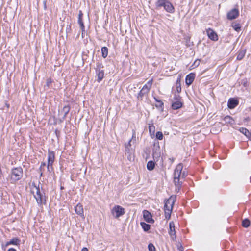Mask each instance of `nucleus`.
Here are the masks:
<instances>
[{
	"label": "nucleus",
	"instance_id": "f257e3e1",
	"mask_svg": "<svg viewBox=\"0 0 251 251\" xmlns=\"http://www.w3.org/2000/svg\"><path fill=\"white\" fill-rule=\"evenodd\" d=\"M182 168V165L179 164L176 166L174 173V183L176 186L177 187L178 189L180 188L182 184L181 180L183 179L186 176L184 172L183 173L181 172Z\"/></svg>",
	"mask_w": 251,
	"mask_h": 251
},
{
	"label": "nucleus",
	"instance_id": "f03ea898",
	"mask_svg": "<svg viewBox=\"0 0 251 251\" xmlns=\"http://www.w3.org/2000/svg\"><path fill=\"white\" fill-rule=\"evenodd\" d=\"M175 201V197L171 196L166 201L164 206L165 216L166 219H170L173 206Z\"/></svg>",
	"mask_w": 251,
	"mask_h": 251
},
{
	"label": "nucleus",
	"instance_id": "7ed1b4c3",
	"mask_svg": "<svg viewBox=\"0 0 251 251\" xmlns=\"http://www.w3.org/2000/svg\"><path fill=\"white\" fill-rule=\"evenodd\" d=\"M23 169L21 167H17L12 169L9 176V180L12 183L20 180L23 176Z\"/></svg>",
	"mask_w": 251,
	"mask_h": 251
},
{
	"label": "nucleus",
	"instance_id": "20e7f679",
	"mask_svg": "<svg viewBox=\"0 0 251 251\" xmlns=\"http://www.w3.org/2000/svg\"><path fill=\"white\" fill-rule=\"evenodd\" d=\"M32 193L38 204H42L46 202V198L44 193L40 190L39 186H34L32 190Z\"/></svg>",
	"mask_w": 251,
	"mask_h": 251
},
{
	"label": "nucleus",
	"instance_id": "39448f33",
	"mask_svg": "<svg viewBox=\"0 0 251 251\" xmlns=\"http://www.w3.org/2000/svg\"><path fill=\"white\" fill-rule=\"evenodd\" d=\"M156 5L158 7H163L166 11L170 13H172L174 11L172 4L166 0H158L156 2Z\"/></svg>",
	"mask_w": 251,
	"mask_h": 251
},
{
	"label": "nucleus",
	"instance_id": "423d86ee",
	"mask_svg": "<svg viewBox=\"0 0 251 251\" xmlns=\"http://www.w3.org/2000/svg\"><path fill=\"white\" fill-rule=\"evenodd\" d=\"M112 215L116 218L125 214V209L119 205L115 206L111 210Z\"/></svg>",
	"mask_w": 251,
	"mask_h": 251
},
{
	"label": "nucleus",
	"instance_id": "0eeeda50",
	"mask_svg": "<svg viewBox=\"0 0 251 251\" xmlns=\"http://www.w3.org/2000/svg\"><path fill=\"white\" fill-rule=\"evenodd\" d=\"M169 234L171 239L173 241H176V236L175 231V224L173 222H171L169 224Z\"/></svg>",
	"mask_w": 251,
	"mask_h": 251
},
{
	"label": "nucleus",
	"instance_id": "6e6552de",
	"mask_svg": "<svg viewBox=\"0 0 251 251\" xmlns=\"http://www.w3.org/2000/svg\"><path fill=\"white\" fill-rule=\"evenodd\" d=\"M180 97L179 95L176 96L174 100L176 101L173 102L172 104V108L174 110H177L180 108L182 106V103L179 100Z\"/></svg>",
	"mask_w": 251,
	"mask_h": 251
},
{
	"label": "nucleus",
	"instance_id": "1a4fd4ad",
	"mask_svg": "<svg viewBox=\"0 0 251 251\" xmlns=\"http://www.w3.org/2000/svg\"><path fill=\"white\" fill-rule=\"evenodd\" d=\"M207 35L211 40L216 41L218 40L217 33L212 29L208 28L206 30Z\"/></svg>",
	"mask_w": 251,
	"mask_h": 251
},
{
	"label": "nucleus",
	"instance_id": "9d476101",
	"mask_svg": "<svg viewBox=\"0 0 251 251\" xmlns=\"http://www.w3.org/2000/svg\"><path fill=\"white\" fill-rule=\"evenodd\" d=\"M239 14V11L237 9H233L228 12L227 15V19L229 20L234 19L238 16Z\"/></svg>",
	"mask_w": 251,
	"mask_h": 251
},
{
	"label": "nucleus",
	"instance_id": "9b49d317",
	"mask_svg": "<svg viewBox=\"0 0 251 251\" xmlns=\"http://www.w3.org/2000/svg\"><path fill=\"white\" fill-rule=\"evenodd\" d=\"M152 82V79L150 80L149 81H148L147 84H146L143 87L142 89L141 90L145 95L147 94L149 92L151 87Z\"/></svg>",
	"mask_w": 251,
	"mask_h": 251
},
{
	"label": "nucleus",
	"instance_id": "f8f14e48",
	"mask_svg": "<svg viewBox=\"0 0 251 251\" xmlns=\"http://www.w3.org/2000/svg\"><path fill=\"white\" fill-rule=\"evenodd\" d=\"M143 217L145 220L148 223H153L154 220L152 218L150 212L147 210H144L143 212Z\"/></svg>",
	"mask_w": 251,
	"mask_h": 251
},
{
	"label": "nucleus",
	"instance_id": "ddd939ff",
	"mask_svg": "<svg viewBox=\"0 0 251 251\" xmlns=\"http://www.w3.org/2000/svg\"><path fill=\"white\" fill-rule=\"evenodd\" d=\"M75 213L80 215L83 219H84V211L82 205L80 203L77 204L75 207Z\"/></svg>",
	"mask_w": 251,
	"mask_h": 251
},
{
	"label": "nucleus",
	"instance_id": "4468645a",
	"mask_svg": "<svg viewBox=\"0 0 251 251\" xmlns=\"http://www.w3.org/2000/svg\"><path fill=\"white\" fill-rule=\"evenodd\" d=\"M83 13L81 11H79L78 14V23L82 31V37H83V32H84V25L82 21Z\"/></svg>",
	"mask_w": 251,
	"mask_h": 251
},
{
	"label": "nucleus",
	"instance_id": "2eb2a0df",
	"mask_svg": "<svg viewBox=\"0 0 251 251\" xmlns=\"http://www.w3.org/2000/svg\"><path fill=\"white\" fill-rule=\"evenodd\" d=\"M195 74L194 73H190L185 78V82L187 85H190L194 80L195 79Z\"/></svg>",
	"mask_w": 251,
	"mask_h": 251
},
{
	"label": "nucleus",
	"instance_id": "dca6fc26",
	"mask_svg": "<svg viewBox=\"0 0 251 251\" xmlns=\"http://www.w3.org/2000/svg\"><path fill=\"white\" fill-rule=\"evenodd\" d=\"M55 156L53 151H49L48 153V163L53 164L54 161Z\"/></svg>",
	"mask_w": 251,
	"mask_h": 251
},
{
	"label": "nucleus",
	"instance_id": "f3484780",
	"mask_svg": "<svg viewBox=\"0 0 251 251\" xmlns=\"http://www.w3.org/2000/svg\"><path fill=\"white\" fill-rule=\"evenodd\" d=\"M96 74L97 76V81L98 82H100L103 78L104 71L102 70L97 69Z\"/></svg>",
	"mask_w": 251,
	"mask_h": 251
},
{
	"label": "nucleus",
	"instance_id": "a211bd4d",
	"mask_svg": "<svg viewBox=\"0 0 251 251\" xmlns=\"http://www.w3.org/2000/svg\"><path fill=\"white\" fill-rule=\"evenodd\" d=\"M21 240L20 239L18 238H14L11 239L9 241L7 242L6 243L5 246H7L10 245H19L20 244Z\"/></svg>",
	"mask_w": 251,
	"mask_h": 251
},
{
	"label": "nucleus",
	"instance_id": "6ab92c4d",
	"mask_svg": "<svg viewBox=\"0 0 251 251\" xmlns=\"http://www.w3.org/2000/svg\"><path fill=\"white\" fill-rule=\"evenodd\" d=\"M238 104V102L236 100L230 99L228 101V107L230 109L234 108Z\"/></svg>",
	"mask_w": 251,
	"mask_h": 251
},
{
	"label": "nucleus",
	"instance_id": "aec40b11",
	"mask_svg": "<svg viewBox=\"0 0 251 251\" xmlns=\"http://www.w3.org/2000/svg\"><path fill=\"white\" fill-rule=\"evenodd\" d=\"M70 110V107L69 105L64 106L61 111H59V113L63 114V118L65 119L67 115L68 114Z\"/></svg>",
	"mask_w": 251,
	"mask_h": 251
},
{
	"label": "nucleus",
	"instance_id": "412c9836",
	"mask_svg": "<svg viewBox=\"0 0 251 251\" xmlns=\"http://www.w3.org/2000/svg\"><path fill=\"white\" fill-rule=\"evenodd\" d=\"M239 131L247 137H249V136L251 135V134L249 132V130L245 128L241 127L239 129Z\"/></svg>",
	"mask_w": 251,
	"mask_h": 251
},
{
	"label": "nucleus",
	"instance_id": "4be33fe9",
	"mask_svg": "<svg viewBox=\"0 0 251 251\" xmlns=\"http://www.w3.org/2000/svg\"><path fill=\"white\" fill-rule=\"evenodd\" d=\"M108 50V48L106 47H103L101 48L102 56L104 58L107 56Z\"/></svg>",
	"mask_w": 251,
	"mask_h": 251
},
{
	"label": "nucleus",
	"instance_id": "5701e85b",
	"mask_svg": "<svg viewBox=\"0 0 251 251\" xmlns=\"http://www.w3.org/2000/svg\"><path fill=\"white\" fill-rule=\"evenodd\" d=\"M154 162L152 161H150L147 163V167L149 170L151 171L154 169Z\"/></svg>",
	"mask_w": 251,
	"mask_h": 251
},
{
	"label": "nucleus",
	"instance_id": "b1692460",
	"mask_svg": "<svg viewBox=\"0 0 251 251\" xmlns=\"http://www.w3.org/2000/svg\"><path fill=\"white\" fill-rule=\"evenodd\" d=\"M141 225L145 231H148L150 229L151 226L145 223L141 222Z\"/></svg>",
	"mask_w": 251,
	"mask_h": 251
},
{
	"label": "nucleus",
	"instance_id": "393cba45",
	"mask_svg": "<svg viewBox=\"0 0 251 251\" xmlns=\"http://www.w3.org/2000/svg\"><path fill=\"white\" fill-rule=\"evenodd\" d=\"M224 121L226 123L232 124L233 123V119L229 116H226L224 118Z\"/></svg>",
	"mask_w": 251,
	"mask_h": 251
},
{
	"label": "nucleus",
	"instance_id": "a878e982",
	"mask_svg": "<svg viewBox=\"0 0 251 251\" xmlns=\"http://www.w3.org/2000/svg\"><path fill=\"white\" fill-rule=\"evenodd\" d=\"M245 54V51L244 50H241L238 52L237 56V59L240 60L243 58Z\"/></svg>",
	"mask_w": 251,
	"mask_h": 251
},
{
	"label": "nucleus",
	"instance_id": "bb28decb",
	"mask_svg": "<svg viewBox=\"0 0 251 251\" xmlns=\"http://www.w3.org/2000/svg\"><path fill=\"white\" fill-rule=\"evenodd\" d=\"M250 222L247 219H244L242 221V226L245 228L248 227L250 226Z\"/></svg>",
	"mask_w": 251,
	"mask_h": 251
},
{
	"label": "nucleus",
	"instance_id": "cd10ccee",
	"mask_svg": "<svg viewBox=\"0 0 251 251\" xmlns=\"http://www.w3.org/2000/svg\"><path fill=\"white\" fill-rule=\"evenodd\" d=\"M155 101L157 102L156 104L157 107L161 108L163 106V102L159 100H158L156 98H154Z\"/></svg>",
	"mask_w": 251,
	"mask_h": 251
},
{
	"label": "nucleus",
	"instance_id": "c85d7f7f",
	"mask_svg": "<svg viewBox=\"0 0 251 251\" xmlns=\"http://www.w3.org/2000/svg\"><path fill=\"white\" fill-rule=\"evenodd\" d=\"M163 134L160 131H158L156 133V138L158 140H162L163 139Z\"/></svg>",
	"mask_w": 251,
	"mask_h": 251
},
{
	"label": "nucleus",
	"instance_id": "c756f323",
	"mask_svg": "<svg viewBox=\"0 0 251 251\" xmlns=\"http://www.w3.org/2000/svg\"><path fill=\"white\" fill-rule=\"evenodd\" d=\"M52 82V80H51V79L50 78H49L47 79V81H46V85H45L44 86V88H45V89H46V87H47V88H49L50 87L51 83Z\"/></svg>",
	"mask_w": 251,
	"mask_h": 251
},
{
	"label": "nucleus",
	"instance_id": "7c9ffc66",
	"mask_svg": "<svg viewBox=\"0 0 251 251\" xmlns=\"http://www.w3.org/2000/svg\"><path fill=\"white\" fill-rule=\"evenodd\" d=\"M232 26L233 27L234 29L236 31H239L241 28L240 25L239 24L233 25Z\"/></svg>",
	"mask_w": 251,
	"mask_h": 251
},
{
	"label": "nucleus",
	"instance_id": "2f4dec72",
	"mask_svg": "<svg viewBox=\"0 0 251 251\" xmlns=\"http://www.w3.org/2000/svg\"><path fill=\"white\" fill-rule=\"evenodd\" d=\"M144 95H145V94L142 91V90H141L138 93L137 96L138 99L141 100H142V98Z\"/></svg>",
	"mask_w": 251,
	"mask_h": 251
},
{
	"label": "nucleus",
	"instance_id": "473e14b6",
	"mask_svg": "<svg viewBox=\"0 0 251 251\" xmlns=\"http://www.w3.org/2000/svg\"><path fill=\"white\" fill-rule=\"evenodd\" d=\"M148 249L149 251H155V248L154 245L151 243L149 244Z\"/></svg>",
	"mask_w": 251,
	"mask_h": 251
},
{
	"label": "nucleus",
	"instance_id": "72a5a7b5",
	"mask_svg": "<svg viewBox=\"0 0 251 251\" xmlns=\"http://www.w3.org/2000/svg\"><path fill=\"white\" fill-rule=\"evenodd\" d=\"M200 62L201 61L199 59L196 60L194 63L193 64V65H192V66L194 68L200 65Z\"/></svg>",
	"mask_w": 251,
	"mask_h": 251
},
{
	"label": "nucleus",
	"instance_id": "f704fd0d",
	"mask_svg": "<svg viewBox=\"0 0 251 251\" xmlns=\"http://www.w3.org/2000/svg\"><path fill=\"white\" fill-rule=\"evenodd\" d=\"M47 168L49 172H51L53 170L52 164H50L48 163Z\"/></svg>",
	"mask_w": 251,
	"mask_h": 251
},
{
	"label": "nucleus",
	"instance_id": "c9c22d12",
	"mask_svg": "<svg viewBox=\"0 0 251 251\" xmlns=\"http://www.w3.org/2000/svg\"><path fill=\"white\" fill-rule=\"evenodd\" d=\"M149 131L151 132V130L154 131L155 129V127L153 125H149Z\"/></svg>",
	"mask_w": 251,
	"mask_h": 251
},
{
	"label": "nucleus",
	"instance_id": "e433bc0d",
	"mask_svg": "<svg viewBox=\"0 0 251 251\" xmlns=\"http://www.w3.org/2000/svg\"><path fill=\"white\" fill-rule=\"evenodd\" d=\"M46 166V163L45 162H42L40 166V169L42 170V168L45 167Z\"/></svg>",
	"mask_w": 251,
	"mask_h": 251
},
{
	"label": "nucleus",
	"instance_id": "4c0bfd02",
	"mask_svg": "<svg viewBox=\"0 0 251 251\" xmlns=\"http://www.w3.org/2000/svg\"><path fill=\"white\" fill-rule=\"evenodd\" d=\"M8 251H16V250L14 248H10L8 249Z\"/></svg>",
	"mask_w": 251,
	"mask_h": 251
},
{
	"label": "nucleus",
	"instance_id": "58836bf2",
	"mask_svg": "<svg viewBox=\"0 0 251 251\" xmlns=\"http://www.w3.org/2000/svg\"><path fill=\"white\" fill-rule=\"evenodd\" d=\"M81 251H88V250L87 248L84 247L82 249Z\"/></svg>",
	"mask_w": 251,
	"mask_h": 251
},
{
	"label": "nucleus",
	"instance_id": "ea45409f",
	"mask_svg": "<svg viewBox=\"0 0 251 251\" xmlns=\"http://www.w3.org/2000/svg\"><path fill=\"white\" fill-rule=\"evenodd\" d=\"M176 90H177V91L178 92H179L181 91V88H180V87H177V88H176Z\"/></svg>",
	"mask_w": 251,
	"mask_h": 251
},
{
	"label": "nucleus",
	"instance_id": "a19ab883",
	"mask_svg": "<svg viewBox=\"0 0 251 251\" xmlns=\"http://www.w3.org/2000/svg\"><path fill=\"white\" fill-rule=\"evenodd\" d=\"M131 139L130 140V141H129V142L128 143V145L127 146H131Z\"/></svg>",
	"mask_w": 251,
	"mask_h": 251
},
{
	"label": "nucleus",
	"instance_id": "79ce46f5",
	"mask_svg": "<svg viewBox=\"0 0 251 251\" xmlns=\"http://www.w3.org/2000/svg\"><path fill=\"white\" fill-rule=\"evenodd\" d=\"M250 136V140H251V135Z\"/></svg>",
	"mask_w": 251,
	"mask_h": 251
},
{
	"label": "nucleus",
	"instance_id": "37998d69",
	"mask_svg": "<svg viewBox=\"0 0 251 251\" xmlns=\"http://www.w3.org/2000/svg\"><path fill=\"white\" fill-rule=\"evenodd\" d=\"M42 174H43V173H42V172H41V174H40V176H42Z\"/></svg>",
	"mask_w": 251,
	"mask_h": 251
},
{
	"label": "nucleus",
	"instance_id": "c03bdc74",
	"mask_svg": "<svg viewBox=\"0 0 251 251\" xmlns=\"http://www.w3.org/2000/svg\"><path fill=\"white\" fill-rule=\"evenodd\" d=\"M249 0L251 1V0Z\"/></svg>",
	"mask_w": 251,
	"mask_h": 251
}]
</instances>
